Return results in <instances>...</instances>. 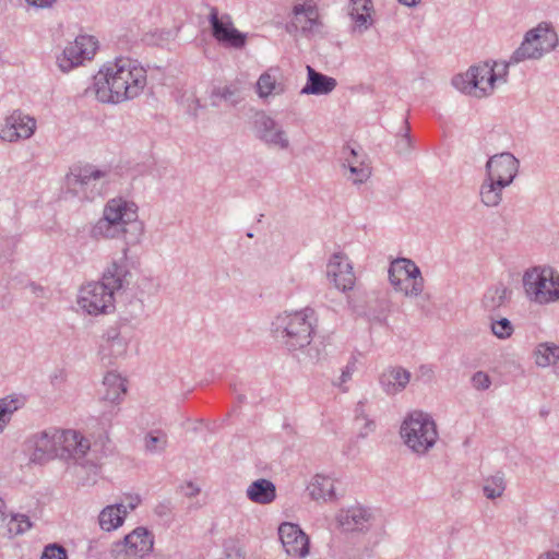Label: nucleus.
<instances>
[{
  "label": "nucleus",
  "mask_w": 559,
  "mask_h": 559,
  "mask_svg": "<svg viewBox=\"0 0 559 559\" xmlns=\"http://www.w3.org/2000/svg\"><path fill=\"white\" fill-rule=\"evenodd\" d=\"M144 227L138 221V207L133 202L121 198L111 199L105 205L103 217L92 227L91 236L95 239H115L123 237L127 246L140 241ZM128 247L123 257L112 261L105 270L102 281L84 285L78 304L90 314L106 313L114 309L115 294L129 285L131 273L127 265Z\"/></svg>",
  "instance_id": "1"
},
{
  "label": "nucleus",
  "mask_w": 559,
  "mask_h": 559,
  "mask_svg": "<svg viewBox=\"0 0 559 559\" xmlns=\"http://www.w3.org/2000/svg\"><path fill=\"white\" fill-rule=\"evenodd\" d=\"M558 44V35L547 24H539L526 33L521 46L513 52L509 63L485 62L471 67L465 73L452 79L453 86L460 92L481 98L492 94L496 83H506L510 63H519L528 59H539L545 52L552 50Z\"/></svg>",
  "instance_id": "2"
},
{
  "label": "nucleus",
  "mask_w": 559,
  "mask_h": 559,
  "mask_svg": "<svg viewBox=\"0 0 559 559\" xmlns=\"http://www.w3.org/2000/svg\"><path fill=\"white\" fill-rule=\"evenodd\" d=\"M146 83V70L136 60L117 58L94 76L93 91L99 102L118 104L138 97Z\"/></svg>",
  "instance_id": "3"
},
{
  "label": "nucleus",
  "mask_w": 559,
  "mask_h": 559,
  "mask_svg": "<svg viewBox=\"0 0 559 559\" xmlns=\"http://www.w3.org/2000/svg\"><path fill=\"white\" fill-rule=\"evenodd\" d=\"M316 325V311L307 307L277 314L272 321V333L288 350H301L310 362H316L322 356L319 345L312 342Z\"/></svg>",
  "instance_id": "4"
},
{
  "label": "nucleus",
  "mask_w": 559,
  "mask_h": 559,
  "mask_svg": "<svg viewBox=\"0 0 559 559\" xmlns=\"http://www.w3.org/2000/svg\"><path fill=\"white\" fill-rule=\"evenodd\" d=\"M400 433L404 443L417 454L427 453L438 439L435 420L430 415L417 411L404 419Z\"/></svg>",
  "instance_id": "5"
},
{
  "label": "nucleus",
  "mask_w": 559,
  "mask_h": 559,
  "mask_svg": "<svg viewBox=\"0 0 559 559\" xmlns=\"http://www.w3.org/2000/svg\"><path fill=\"white\" fill-rule=\"evenodd\" d=\"M523 287L530 300L547 305L559 300V273L549 266H535L523 275Z\"/></svg>",
  "instance_id": "6"
},
{
  "label": "nucleus",
  "mask_w": 559,
  "mask_h": 559,
  "mask_svg": "<svg viewBox=\"0 0 559 559\" xmlns=\"http://www.w3.org/2000/svg\"><path fill=\"white\" fill-rule=\"evenodd\" d=\"M107 177V170L93 165L74 166L66 176V186L75 195L82 194L87 199H94L102 194Z\"/></svg>",
  "instance_id": "7"
},
{
  "label": "nucleus",
  "mask_w": 559,
  "mask_h": 559,
  "mask_svg": "<svg viewBox=\"0 0 559 559\" xmlns=\"http://www.w3.org/2000/svg\"><path fill=\"white\" fill-rule=\"evenodd\" d=\"M389 280L395 290L407 297H417L424 290V278L419 267L409 259L401 258L392 262Z\"/></svg>",
  "instance_id": "8"
},
{
  "label": "nucleus",
  "mask_w": 559,
  "mask_h": 559,
  "mask_svg": "<svg viewBox=\"0 0 559 559\" xmlns=\"http://www.w3.org/2000/svg\"><path fill=\"white\" fill-rule=\"evenodd\" d=\"M97 49V41L93 36L80 35L73 43H70L57 57V63L62 72H69L73 68L91 60Z\"/></svg>",
  "instance_id": "9"
},
{
  "label": "nucleus",
  "mask_w": 559,
  "mask_h": 559,
  "mask_svg": "<svg viewBox=\"0 0 559 559\" xmlns=\"http://www.w3.org/2000/svg\"><path fill=\"white\" fill-rule=\"evenodd\" d=\"M212 37L225 48L239 50L247 44V34L234 26L230 15H219L214 7H212Z\"/></svg>",
  "instance_id": "10"
},
{
  "label": "nucleus",
  "mask_w": 559,
  "mask_h": 559,
  "mask_svg": "<svg viewBox=\"0 0 559 559\" xmlns=\"http://www.w3.org/2000/svg\"><path fill=\"white\" fill-rule=\"evenodd\" d=\"M255 136L270 147L286 151L290 142L286 131L264 111L257 112L253 121Z\"/></svg>",
  "instance_id": "11"
},
{
  "label": "nucleus",
  "mask_w": 559,
  "mask_h": 559,
  "mask_svg": "<svg viewBox=\"0 0 559 559\" xmlns=\"http://www.w3.org/2000/svg\"><path fill=\"white\" fill-rule=\"evenodd\" d=\"M278 536L288 556L302 559L309 555L310 540L299 525L289 522L282 523L278 527Z\"/></svg>",
  "instance_id": "12"
},
{
  "label": "nucleus",
  "mask_w": 559,
  "mask_h": 559,
  "mask_svg": "<svg viewBox=\"0 0 559 559\" xmlns=\"http://www.w3.org/2000/svg\"><path fill=\"white\" fill-rule=\"evenodd\" d=\"M128 347L129 336L121 331V328L109 326L103 335L99 347L100 359L104 364L112 365L117 359L126 356Z\"/></svg>",
  "instance_id": "13"
},
{
  "label": "nucleus",
  "mask_w": 559,
  "mask_h": 559,
  "mask_svg": "<svg viewBox=\"0 0 559 559\" xmlns=\"http://www.w3.org/2000/svg\"><path fill=\"white\" fill-rule=\"evenodd\" d=\"M519 167L520 162L513 154H496L486 163V176L509 187L516 177Z\"/></svg>",
  "instance_id": "14"
},
{
  "label": "nucleus",
  "mask_w": 559,
  "mask_h": 559,
  "mask_svg": "<svg viewBox=\"0 0 559 559\" xmlns=\"http://www.w3.org/2000/svg\"><path fill=\"white\" fill-rule=\"evenodd\" d=\"M326 275L334 286L342 292L350 290L355 285L356 276L353 265L343 252H336L330 258L326 265Z\"/></svg>",
  "instance_id": "15"
},
{
  "label": "nucleus",
  "mask_w": 559,
  "mask_h": 559,
  "mask_svg": "<svg viewBox=\"0 0 559 559\" xmlns=\"http://www.w3.org/2000/svg\"><path fill=\"white\" fill-rule=\"evenodd\" d=\"M336 520L343 531H365L370 527L373 521V514L369 508L356 504L347 509H342Z\"/></svg>",
  "instance_id": "16"
},
{
  "label": "nucleus",
  "mask_w": 559,
  "mask_h": 559,
  "mask_svg": "<svg viewBox=\"0 0 559 559\" xmlns=\"http://www.w3.org/2000/svg\"><path fill=\"white\" fill-rule=\"evenodd\" d=\"M35 120L28 116L14 111L7 117L5 124L0 131V138L4 141L14 142L19 139H28L35 130Z\"/></svg>",
  "instance_id": "17"
},
{
  "label": "nucleus",
  "mask_w": 559,
  "mask_h": 559,
  "mask_svg": "<svg viewBox=\"0 0 559 559\" xmlns=\"http://www.w3.org/2000/svg\"><path fill=\"white\" fill-rule=\"evenodd\" d=\"M60 441L58 444L59 454L62 457H71L78 464H83L81 460L90 450V441L75 430H60Z\"/></svg>",
  "instance_id": "18"
},
{
  "label": "nucleus",
  "mask_w": 559,
  "mask_h": 559,
  "mask_svg": "<svg viewBox=\"0 0 559 559\" xmlns=\"http://www.w3.org/2000/svg\"><path fill=\"white\" fill-rule=\"evenodd\" d=\"M374 7L372 0H349L348 15L352 21V32L359 35L374 24Z\"/></svg>",
  "instance_id": "19"
},
{
  "label": "nucleus",
  "mask_w": 559,
  "mask_h": 559,
  "mask_svg": "<svg viewBox=\"0 0 559 559\" xmlns=\"http://www.w3.org/2000/svg\"><path fill=\"white\" fill-rule=\"evenodd\" d=\"M292 26L300 31L305 36H314L320 32L321 23L316 7L297 4L294 7Z\"/></svg>",
  "instance_id": "20"
},
{
  "label": "nucleus",
  "mask_w": 559,
  "mask_h": 559,
  "mask_svg": "<svg viewBox=\"0 0 559 559\" xmlns=\"http://www.w3.org/2000/svg\"><path fill=\"white\" fill-rule=\"evenodd\" d=\"M60 429L49 428L35 437L33 461L43 462L59 454Z\"/></svg>",
  "instance_id": "21"
},
{
  "label": "nucleus",
  "mask_w": 559,
  "mask_h": 559,
  "mask_svg": "<svg viewBox=\"0 0 559 559\" xmlns=\"http://www.w3.org/2000/svg\"><path fill=\"white\" fill-rule=\"evenodd\" d=\"M126 542L129 546V558H142L153 549L154 537L147 528L140 526L126 535Z\"/></svg>",
  "instance_id": "22"
},
{
  "label": "nucleus",
  "mask_w": 559,
  "mask_h": 559,
  "mask_svg": "<svg viewBox=\"0 0 559 559\" xmlns=\"http://www.w3.org/2000/svg\"><path fill=\"white\" fill-rule=\"evenodd\" d=\"M246 497L255 504H271L277 497L276 486L266 478L255 479L247 487Z\"/></svg>",
  "instance_id": "23"
},
{
  "label": "nucleus",
  "mask_w": 559,
  "mask_h": 559,
  "mask_svg": "<svg viewBox=\"0 0 559 559\" xmlns=\"http://www.w3.org/2000/svg\"><path fill=\"white\" fill-rule=\"evenodd\" d=\"M411 380V372L402 367H391L380 376V384L386 394L402 392Z\"/></svg>",
  "instance_id": "24"
},
{
  "label": "nucleus",
  "mask_w": 559,
  "mask_h": 559,
  "mask_svg": "<svg viewBox=\"0 0 559 559\" xmlns=\"http://www.w3.org/2000/svg\"><path fill=\"white\" fill-rule=\"evenodd\" d=\"M102 399L111 404H119L127 393V380L115 371L104 377Z\"/></svg>",
  "instance_id": "25"
},
{
  "label": "nucleus",
  "mask_w": 559,
  "mask_h": 559,
  "mask_svg": "<svg viewBox=\"0 0 559 559\" xmlns=\"http://www.w3.org/2000/svg\"><path fill=\"white\" fill-rule=\"evenodd\" d=\"M307 71L308 80L301 90V94L326 95L336 87L337 83L334 78L326 76L310 66L307 67Z\"/></svg>",
  "instance_id": "26"
},
{
  "label": "nucleus",
  "mask_w": 559,
  "mask_h": 559,
  "mask_svg": "<svg viewBox=\"0 0 559 559\" xmlns=\"http://www.w3.org/2000/svg\"><path fill=\"white\" fill-rule=\"evenodd\" d=\"M280 71L276 68H270L263 72L257 82V93L260 98H267L272 95H281L284 93L285 87L278 81Z\"/></svg>",
  "instance_id": "27"
},
{
  "label": "nucleus",
  "mask_w": 559,
  "mask_h": 559,
  "mask_svg": "<svg viewBox=\"0 0 559 559\" xmlns=\"http://www.w3.org/2000/svg\"><path fill=\"white\" fill-rule=\"evenodd\" d=\"M511 290L503 284L488 288L483 297L481 306L485 311L496 313L510 301Z\"/></svg>",
  "instance_id": "28"
},
{
  "label": "nucleus",
  "mask_w": 559,
  "mask_h": 559,
  "mask_svg": "<svg viewBox=\"0 0 559 559\" xmlns=\"http://www.w3.org/2000/svg\"><path fill=\"white\" fill-rule=\"evenodd\" d=\"M126 515L127 507H124L122 503L107 506L99 513V525L104 531H114L122 525Z\"/></svg>",
  "instance_id": "29"
},
{
  "label": "nucleus",
  "mask_w": 559,
  "mask_h": 559,
  "mask_svg": "<svg viewBox=\"0 0 559 559\" xmlns=\"http://www.w3.org/2000/svg\"><path fill=\"white\" fill-rule=\"evenodd\" d=\"M508 186L486 176L479 188L481 203L487 207H496L502 201V191Z\"/></svg>",
  "instance_id": "30"
},
{
  "label": "nucleus",
  "mask_w": 559,
  "mask_h": 559,
  "mask_svg": "<svg viewBox=\"0 0 559 559\" xmlns=\"http://www.w3.org/2000/svg\"><path fill=\"white\" fill-rule=\"evenodd\" d=\"M307 489L313 500L328 501L335 499L334 480L328 476L316 475Z\"/></svg>",
  "instance_id": "31"
},
{
  "label": "nucleus",
  "mask_w": 559,
  "mask_h": 559,
  "mask_svg": "<svg viewBox=\"0 0 559 559\" xmlns=\"http://www.w3.org/2000/svg\"><path fill=\"white\" fill-rule=\"evenodd\" d=\"M4 516L5 521H0V523L5 525L9 537L21 535L32 527L29 518L24 514L7 515L4 513Z\"/></svg>",
  "instance_id": "32"
},
{
  "label": "nucleus",
  "mask_w": 559,
  "mask_h": 559,
  "mask_svg": "<svg viewBox=\"0 0 559 559\" xmlns=\"http://www.w3.org/2000/svg\"><path fill=\"white\" fill-rule=\"evenodd\" d=\"M559 360V346L556 344H539L535 350V361L539 367H548Z\"/></svg>",
  "instance_id": "33"
},
{
  "label": "nucleus",
  "mask_w": 559,
  "mask_h": 559,
  "mask_svg": "<svg viewBox=\"0 0 559 559\" xmlns=\"http://www.w3.org/2000/svg\"><path fill=\"white\" fill-rule=\"evenodd\" d=\"M350 154L353 155V158L346 159L350 173L349 179L354 183H362L370 177L371 169L367 164L357 160V154L354 148L350 150Z\"/></svg>",
  "instance_id": "34"
},
{
  "label": "nucleus",
  "mask_w": 559,
  "mask_h": 559,
  "mask_svg": "<svg viewBox=\"0 0 559 559\" xmlns=\"http://www.w3.org/2000/svg\"><path fill=\"white\" fill-rule=\"evenodd\" d=\"M506 490L504 474L497 472L495 475L485 479L483 487L484 495L486 498L493 500L503 495Z\"/></svg>",
  "instance_id": "35"
},
{
  "label": "nucleus",
  "mask_w": 559,
  "mask_h": 559,
  "mask_svg": "<svg viewBox=\"0 0 559 559\" xmlns=\"http://www.w3.org/2000/svg\"><path fill=\"white\" fill-rule=\"evenodd\" d=\"M491 323L490 329L492 334L500 338L506 340L509 338L513 334V325L510 320L507 318L495 319L493 316L490 317Z\"/></svg>",
  "instance_id": "36"
},
{
  "label": "nucleus",
  "mask_w": 559,
  "mask_h": 559,
  "mask_svg": "<svg viewBox=\"0 0 559 559\" xmlns=\"http://www.w3.org/2000/svg\"><path fill=\"white\" fill-rule=\"evenodd\" d=\"M144 440L145 449L151 453L162 452L167 445V436L160 431L147 433Z\"/></svg>",
  "instance_id": "37"
},
{
  "label": "nucleus",
  "mask_w": 559,
  "mask_h": 559,
  "mask_svg": "<svg viewBox=\"0 0 559 559\" xmlns=\"http://www.w3.org/2000/svg\"><path fill=\"white\" fill-rule=\"evenodd\" d=\"M17 408V401L15 400L8 401L3 399L0 401V425L2 430L9 420V416Z\"/></svg>",
  "instance_id": "38"
},
{
  "label": "nucleus",
  "mask_w": 559,
  "mask_h": 559,
  "mask_svg": "<svg viewBox=\"0 0 559 559\" xmlns=\"http://www.w3.org/2000/svg\"><path fill=\"white\" fill-rule=\"evenodd\" d=\"M356 423L357 425H364V430H360L359 436L366 437L369 431L374 429V421L370 420L364 414V404L360 402L356 408Z\"/></svg>",
  "instance_id": "39"
},
{
  "label": "nucleus",
  "mask_w": 559,
  "mask_h": 559,
  "mask_svg": "<svg viewBox=\"0 0 559 559\" xmlns=\"http://www.w3.org/2000/svg\"><path fill=\"white\" fill-rule=\"evenodd\" d=\"M40 559H68L64 547L51 544L45 547Z\"/></svg>",
  "instance_id": "40"
},
{
  "label": "nucleus",
  "mask_w": 559,
  "mask_h": 559,
  "mask_svg": "<svg viewBox=\"0 0 559 559\" xmlns=\"http://www.w3.org/2000/svg\"><path fill=\"white\" fill-rule=\"evenodd\" d=\"M219 559H243V554L235 540H227L224 544L223 556Z\"/></svg>",
  "instance_id": "41"
},
{
  "label": "nucleus",
  "mask_w": 559,
  "mask_h": 559,
  "mask_svg": "<svg viewBox=\"0 0 559 559\" xmlns=\"http://www.w3.org/2000/svg\"><path fill=\"white\" fill-rule=\"evenodd\" d=\"M472 384L478 391H485L490 388L491 379L484 371H477L472 377Z\"/></svg>",
  "instance_id": "42"
},
{
  "label": "nucleus",
  "mask_w": 559,
  "mask_h": 559,
  "mask_svg": "<svg viewBox=\"0 0 559 559\" xmlns=\"http://www.w3.org/2000/svg\"><path fill=\"white\" fill-rule=\"evenodd\" d=\"M110 554L115 559L129 558V546L126 542V537L122 540L116 542L111 545Z\"/></svg>",
  "instance_id": "43"
},
{
  "label": "nucleus",
  "mask_w": 559,
  "mask_h": 559,
  "mask_svg": "<svg viewBox=\"0 0 559 559\" xmlns=\"http://www.w3.org/2000/svg\"><path fill=\"white\" fill-rule=\"evenodd\" d=\"M212 95L221 96L223 99L237 104L239 102L238 90L236 87L226 86L222 90L212 92Z\"/></svg>",
  "instance_id": "44"
},
{
  "label": "nucleus",
  "mask_w": 559,
  "mask_h": 559,
  "mask_svg": "<svg viewBox=\"0 0 559 559\" xmlns=\"http://www.w3.org/2000/svg\"><path fill=\"white\" fill-rule=\"evenodd\" d=\"M355 371V362H348L344 369L342 370L341 376L338 377V380L334 382L335 385L340 386L343 391H346L345 388H343V384H345L347 381L352 379V376Z\"/></svg>",
  "instance_id": "45"
},
{
  "label": "nucleus",
  "mask_w": 559,
  "mask_h": 559,
  "mask_svg": "<svg viewBox=\"0 0 559 559\" xmlns=\"http://www.w3.org/2000/svg\"><path fill=\"white\" fill-rule=\"evenodd\" d=\"M171 511H173V506L169 500L159 502L154 509V513L159 518L169 516L171 514Z\"/></svg>",
  "instance_id": "46"
},
{
  "label": "nucleus",
  "mask_w": 559,
  "mask_h": 559,
  "mask_svg": "<svg viewBox=\"0 0 559 559\" xmlns=\"http://www.w3.org/2000/svg\"><path fill=\"white\" fill-rule=\"evenodd\" d=\"M180 490L188 498L195 497L200 493V487L192 481H187L181 485Z\"/></svg>",
  "instance_id": "47"
},
{
  "label": "nucleus",
  "mask_w": 559,
  "mask_h": 559,
  "mask_svg": "<svg viewBox=\"0 0 559 559\" xmlns=\"http://www.w3.org/2000/svg\"><path fill=\"white\" fill-rule=\"evenodd\" d=\"M29 5L36 8H49L56 0H25Z\"/></svg>",
  "instance_id": "48"
},
{
  "label": "nucleus",
  "mask_w": 559,
  "mask_h": 559,
  "mask_svg": "<svg viewBox=\"0 0 559 559\" xmlns=\"http://www.w3.org/2000/svg\"><path fill=\"white\" fill-rule=\"evenodd\" d=\"M140 501H141V500H140V498H139L138 496H135V497H129V498H128V503H127V504L122 503V504H123L124 507H127V511H128V510H134V509L139 506Z\"/></svg>",
  "instance_id": "49"
},
{
  "label": "nucleus",
  "mask_w": 559,
  "mask_h": 559,
  "mask_svg": "<svg viewBox=\"0 0 559 559\" xmlns=\"http://www.w3.org/2000/svg\"><path fill=\"white\" fill-rule=\"evenodd\" d=\"M538 559H559V552L556 551H549L542 554Z\"/></svg>",
  "instance_id": "50"
},
{
  "label": "nucleus",
  "mask_w": 559,
  "mask_h": 559,
  "mask_svg": "<svg viewBox=\"0 0 559 559\" xmlns=\"http://www.w3.org/2000/svg\"><path fill=\"white\" fill-rule=\"evenodd\" d=\"M402 143H404L406 145V147H409L411 146V138L408 135V127H406V132L405 134L403 135L402 140H401Z\"/></svg>",
  "instance_id": "51"
},
{
  "label": "nucleus",
  "mask_w": 559,
  "mask_h": 559,
  "mask_svg": "<svg viewBox=\"0 0 559 559\" xmlns=\"http://www.w3.org/2000/svg\"><path fill=\"white\" fill-rule=\"evenodd\" d=\"M399 1L407 7H413L420 2V0H399Z\"/></svg>",
  "instance_id": "52"
},
{
  "label": "nucleus",
  "mask_w": 559,
  "mask_h": 559,
  "mask_svg": "<svg viewBox=\"0 0 559 559\" xmlns=\"http://www.w3.org/2000/svg\"><path fill=\"white\" fill-rule=\"evenodd\" d=\"M4 501L0 498V521H5V516H4Z\"/></svg>",
  "instance_id": "53"
},
{
  "label": "nucleus",
  "mask_w": 559,
  "mask_h": 559,
  "mask_svg": "<svg viewBox=\"0 0 559 559\" xmlns=\"http://www.w3.org/2000/svg\"><path fill=\"white\" fill-rule=\"evenodd\" d=\"M193 103L195 104V107H194V109H193V115H194V116H197V115H198V114H197L198 108H203L204 106H202V105L200 104V99H199V98H195V99L193 100Z\"/></svg>",
  "instance_id": "54"
},
{
  "label": "nucleus",
  "mask_w": 559,
  "mask_h": 559,
  "mask_svg": "<svg viewBox=\"0 0 559 559\" xmlns=\"http://www.w3.org/2000/svg\"><path fill=\"white\" fill-rule=\"evenodd\" d=\"M197 41H198V44H202V43L206 44V34L204 32H202L201 36L197 37Z\"/></svg>",
  "instance_id": "55"
},
{
  "label": "nucleus",
  "mask_w": 559,
  "mask_h": 559,
  "mask_svg": "<svg viewBox=\"0 0 559 559\" xmlns=\"http://www.w3.org/2000/svg\"><path fill=\"white\" fill-rule=\"evenodd\" d=\"M420 371H421V372H423V374H424V373L429 372V371H430V369H429V368H427L426 366H421V367H420Z\"/></svg>",
  "instance_id": "56"
},
{
  "label": "nucleus",
  "mask_w": 559,
  "mask_h": 559,
  "mask_svg": "<svg viewBox=\"0 0 559 559\" xmlns=\"http://www.w3.org/2000/svg\"><path fill=\"white\" fill-rule=\"evenodd\" d=\"M403 285H404V286L412 287V281H411V282H405Z\"/></svg>",
  "instance_id": "57"
},
{
  "label": "nucleus",
  "mask_w": 559,
  "mask_h": 559,
  "mask_svg": "<svg viewBox=\"0 0 559 559\" xmlns=\"http://www.w3.org/2000/svg\"><path fill=\"white\" fill-rule=\"evenodd\" d=\"M165 34H166V36H167L166 38H168L169 36H171V32H166Z\"/></svg>",
  "instance_id": "58"
}]
</instances>
